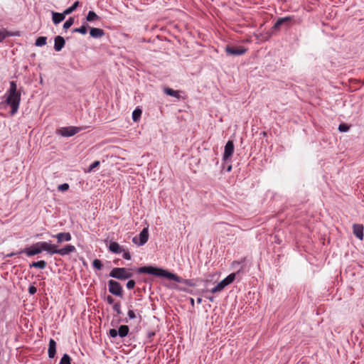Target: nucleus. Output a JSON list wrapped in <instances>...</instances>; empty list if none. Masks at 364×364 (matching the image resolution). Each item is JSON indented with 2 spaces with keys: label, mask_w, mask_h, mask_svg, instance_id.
Wrapping results in <instances>:
<instances>
[{
  "label": "nucleus",
  "mask_w": 364,
  "mask_h": 364,
  "mask_svg": "<svg viewBox=\"0 0 364 364\" xmlns=\"http://www.w3.org/2000/svg\"><path fill=\"white\" fill-rule=\"evenodd\" d=\"M21 92L17 90L16 82H10L9 89L6 93L5 103L11 108V114L14 115L18 109L21 102Z\"/></svg>",
  "instance_id": "nucleus-1"
},
{
  "label": "nucleus",
  "mask_w": 364,
  "mask_h": 364,
  "mask_svg": "<svg viewBox=\"0 0 364 364\" xmlns=\"http://www.w3.org/2000/svg\"><path fill=\"white\" fill-rule=\"evenodd\" d=\"M137 272L139 274H149L155 276L166 277L167 279L173 280L177 282H181V278L178 275L153 266H144L142 267H139L137 269Z\"/></svg>",
  "instance_id": "nucleus-2"
},
{
  "label": "nucleus",
  "mask_w": 364,
  "mask_h": 364,
  "mask_svg": "<svg viewBox=\"0 0 364 364\" xmlns=\"http://www.w3.org/2000/svg\"><path fill=\"white\" fill-rule=\"evenodd\" d=\"M43 250L47 251L50 254V244L47 242H38L29 247L21 250L19 253H25L28 257H32L41 253Z\"/></svg>",
  "instance_id": "nucleus-3"
},
{
  "label": "nucleus",
  "mask_w": 364,
  "mask_h": 364,
  "mask_svg": "<svg viewBox=\"0 0 364 364\" xmlns=\"http://www.w3.org/2000/svg\"><path fill=\"white\" fill-rule=\"evenodd\" d=\"M109 276L121 280H124L132 277L130 269L124 267H115L112 269Z\"/></svg>",
  "instance_id": "nucleus-4"
},
{
  "label": "nucleus",
  "mask_w": 364,
  "mask_h": 364,
  "mask_svg": "<svg viewBox=\"0 0 364 364\" xmlns=\"http://www.w3.org/2000/svg\"><path fill=\"white\" fill-rule=\"evenodd\" d=\"M75 251L76 248L72 245H67L61 249H58L55 245L50 244V255L58 254L60 255L64 256Z\"/></svg>",
  "instance_id": "nucleus-5"
},
{
  "label": "nucleus",
  "mask_w": 364,
  "mask_h": 364,
  "mask_svg": "<svg viewBox=\"0 0 364 364\" xmlns=\"http://www.w3.org/2000/svg\"><path fill=\"white\" fill-rule=\"evenodd\" d=\"M108 287L112 294L121 298L123 296L122 287L118 282L111 279L108 282Z\"/></svg>",
  "instance_id": "nucleus-6"
},
{
  "label": "nucleus",
  "mask_w": 364,
  "mask_h": 364,
  "mask_svg": "<svg viewBox=\"0 0 364 364\" xmlns=\"http://www.w3.org/2000/svg\"><path fill=\"white\" fill-rule=\"evenodd\" d=\"M80 130H82L81 127H62L58 129L57 133L60 134L63 136L68 137L72 136L78 133Z\"/></svg>",
  "instance_id": "nucleus-7"
},
{
  "label": "nucleus",
  "mask_w": 364,
  "mask_h": 364,
  "mask_svg": "<svg viewBox=\"0 0 364 364\" xmlns=\"http://www.w3.org/2000/svg\"><path fill=\"white\" fill-rule=\"evenodd\" d=\"M149 239V230L148 228H144L139 235V237H134L132 241L138 246L144 245Z\"/></svg>",
  "instance_id": "nucleus-8"
},
{
  "label": "nucleus",
  "mask_w": 364,
  "mask_h": 364,
  "mask_svg": "<svg viewBox=\"0 0 364 364\" xmlns=\"http://www.w3.org/2000/svg\"><path fill=\"white\" fill-rule=\"evenodd\" d=\"M247 48L243 46H227L225 51L230 55H241L247 52Z\"/></svg>",
  "instance_id": "nucleus-9"
},
{
  "label": "nucleus",
  "mask_w": 364,
  "mask_h": 364,
  "mask_svg": "<svg viewBox=\"0 0 364 364\" xmlns=\"http://www.w3.org/2000/svg\"><path fill=\"white\" fill-rule=\"evenodd\" d=\"M234 152V144L232 141H228L225 146V150H224V154H223V159L225 161L230 159Z\"/></svg>",
  "instance_id": "nucleus-10"
},
{
  "label": "nucleus",
  "mask_w": 364,
  "mask_h": 364,
  "mask_svg": "<svg viewBox=\"0 0 364 364\" xmlns=\"http://www.w3.org/2000/svg\"><path fill=\"white\" fill-rule=\"evenodd\" d=\"M53 237L57 239L58 243L69 242L72 239V236L70 232H60L55 235H53Z\"/></svg>",
  "instance_id": "nucleus-11"
},
{
  "label": "nucleus",
  "mask_w": 364,
  "mask_h": 364,
  "mask_svg": "<svg viewBox=\"0 0 364 364\" xmlns=\"http://www.w3.org/2000/svg\"><path fill=\"white\" fill-rule=\"evenodd\" d=\"M363 225L361 224H354L353 225V234L360 240H363Z\"/></svg>",
  "instance_id": "nucleus-12"
},
{
  "label": "nucleus",
  "mask_w": 364,
  "mask_h": 364,
  "mask_svg": "<svg viewBox=\"0 0 364 364\" xmlns=\"http://www.w3.org/2000/svg\"><path fill=\"white\" fill-rule=\"evenodd\" d=\"M294 19L293 16H286L284 18H279L277 22L274 23V26L272 27L274 30H279L280 26L284 23H288L289 22H291Z\"/></svg>",
  "instance_id": "nucleus-13"
},
{
  "label": "nucleus",
  "mask_w": 364,
  "mask_h": 364,
  "mask_svg": "<svg viewBox=\"0 0 364 364\" xmlns=\"http://www.w3.org/2000/svg\"><path fill=\"white\" fill-rule=\"evenodd\" d=\"M65 44V39L60 36H58L54 39V49L55 51H60L64 47Z\"/></svg>",
  "instance_id": "nucleus-14"
},
{
  "label": "nucleus",
  "mask_w": 364,
  "mask_h": 364,
  "mask_svg": "<svg viewBox=\"0 0 364 364\" xmlns=\"http://www.w3.org/2000/svg\"><path fill=\"white\" fill-rule=\"evenodd\" d=\"M48 356L50 358H53L56 353V342L53 339L50 338L49 341V346H48Z\"/></svg>",
  "instance_id": "nucleus-15"
},
{
  "label": "nucleus",
  "mask_w": 364,
  "mask_h": 364,
  "mask_svg": "<svg viewBox=\"0 0 364 364\" xmlns=\"http://www.w3.org/2000/svg\"><path fill=\"white\" fill-rule=\"evenodd\" d=\"M90 35L95 38H100L105 35V31L98 28H91L90 30Z\"/></svg>",
  "instance_id": "nucleus-16"
},
{
  "label": "nucleus",
  "mask_w": 364,
  "mask_h": 364,
  "mask_svg": "<svg viewBox=\"0 0 364 364\" xmlns=\"http://www.w3.org/2000/svg\"><path fill=\"white\" fill-rule=\"evenodd\" d=\"M109 250L113 253H121L124 251L122 247H121L117 242H111L109 245Z\"/></svg>",
  "instance_id": "nucleus-17"
},
{
  "label": "nucleus",
  "mask_w": 364,
  "mask_h": 364,
  "mask_svg": "<svg viewBox=\"0 0 364 364\" xmlns=\"http://www.w3.org/2000/svg\"><path fill=\"white\" fill-rule=\"evenodd\" d=\"M52 19L55 24H58L61 21H63L65 18V14L63 13H57V12H53L52 13Z\"/></svg>",
  "instance_id": "nucleus-18"
},
{
  "label": "nucleus",
  "mask_w": 364,
  "mask_h": 364,
  "mask_svg": "<svg viewBox=\"0 0 364 364\" xmlns=\"http://www.w3.org/2000/svg\"><path fill=\"white\" fill-rule=\"evenodd\" d=\"M227 285L225 284V282L222 280L221 282H220L215 287H213V289H210V292L212 294H215L217 292H220L221 291L223 290V289L226 287Z\"/></svg>",
  "instance_id": "nucleus-19"
},
{
  "label": "nucleus",
  "mask_w": 364,
  "mask_h": 364,
  "mask_svg": "<svg viewBox=\"0 0 364 364\" xmlns=\"http://www.w3.org/2000/svg\"><path fill=\"white\" fill-rule=\"evenodd\" d=\"M164 93H166L167 95L172 96L176 98H179V91L174 90L169 87H165L164 90Z\"/></svg>",
  "instance_id": "nucleus-20"
},
{
  "label": "nucleus",
  "mask_w": 364,
  "mask_h": 364,
  "mask_svg": "<svg viewBox=\"0 0 364 364\" xmlns=\"http://www.w3.org/2000/svg\"><path fill=\"white\" fill-rule=\"evenodd\" d=\"M129 331V328L127 326L122 325L119 328L118 335L122 338L125 337L128 334Z\"/></svg>",
  "instance_id": "nucleus-21"
},
{
  "label": "nucleus",
  "mask_w": 364,
  "mask_h": 364,
  "mask_svg": "<svg viewBox=\"0 0 364 364\" xmlns=\"http://www.w3.org/2000/svg\"><path fill=\"white\" fill-rule=\"evenodd\" d=\"M100 18L96 14V13L92 11H90L86 17V20L89 22L98 21Z\"/></svg>",
  "instance_id": "nucleus-22"
},
{
  "label": "nucleus",
  "mask_w": 364,
  "mask_h": 364,
  "mask_svg": "<svg viewBox=\"0 0 364 364\" xmlns=\"http://www.w3.org/2000/svg\"><path fill=\"white\" fill-rule=\"evenodd\" d=\"M47 264L44 260H40L38 262H34L32 264H30V267H36V268H40V269H45Z\"/></svg>",
  "instance_id": "nucleus-23"
},
{
  "label": "nucleus",
  "mask_w": 364,
  "mask_h": 364,
  "mask_svg": "<svg viewBox=\"0 0 364 364\" xmlns=\"http://www.w3.org/2000/svg\"><path fill=\"white\" fill-rule=\"evenodd\" d=\"M141 110L139 108L135 109L132 112V119L134 122H137L139 120L141 116Z\"/></svg>",
  "instance_id": "nucleus-24"
},
{
  "label": "nucleus",
  "mask_w": 364,
  "mask_h": 364,
  "mask_svg": "<svg viewBox=\"0 0 364 364\" xmlns=\"http://www.w3.org/2000/svg\"><path fill=\"white\" fill-rule=\"evenodd\" d=\"M235 279V274L232 273L229 274L227 277H225L223 281L225 282V284L228 286L230 284L232 283Z\"/></svg>",
  "instance_id": "nucleus-25"
},
{
  "label": "nucleus",
  "mask_w": 364,
  "mask_h": 364,
  "mask_svg": "<svg viewBox=\"0 0 364 364\" xmlns=\"http://www.w3.org/2000/svg\"><path fill=\"white\" fill-rule=\"evenodd\" d=\"M47 38L45 36H41L38 38L36 41L35 45L36 46H43L46 44Z\"/></svg>",
  "instance_id": "nucleus-26"
},
{
  "label": "nucleus",
  "mask_w": 364,
  "mask_h": 364,
  "mask_svg": "<svg viewBox=\"0 0 364 364\" xmlns=\"http://www.w3.org/2000/svg\"><path fill=\"white\" fill-rule=\"evenodd\" d=\"M79 5V1H75L73 6H71L70 7L68 8L67 9H65L64 11V14L65 15H68L70 14H71L72 12H73L76 9L77 7Z\"/></svg>",
  "instance_id": "nucleus-27"
},
{
  "label": "nucleus",
  "mask_w": 364,
  "mask_h": 364,
  "mask_svg": "<svg viewBox=\"0 0 364 364\" xmlns=\"http://www.w3.org/2000/svg\"><path fill=\"white\" fill-rule=\"evenodd\" d=\"M87 31V24H84L81 27L75 28L73 30V32H75V33H80L83 34V35L86 34Z\"/></svg>",
  "instance_id": "nucleus-28"
},
{
  "label": "nucleus",
  "mask_w": 364,
  "mask_h": 364,
  "mask_svg": "<svg viewBox=\"0 0 364 364\" xmlns=\"http://www.w3.org/2000/svg\"><path fill=\"white\" fill-rule=\"evenodd\" d=\"M60 364H71V358L68 354H64L62 357Z\"/></svg>",
  "instance_id": "nucleus-29"
},
{
  "label": "nucleus",
  "mask_w": 364,
  "mask_h": 364,
  "mask_svg": "<svg viewBox=\"0 0 364 364\" xmlns=\"http://www.w3.org/2000/svg\"><path fill=\"white\" fill-rule=\"evenodd\" d=\"M74 23V18L73 17L69 18L63 24V28L65 30L68 29Z\"/></svg>",
  "instance_id": "nucleus-30"
},
{
  "label": "nucleus",
  "mask_w": 364,
  "mask_h": 364,
  "mask_svg": "<svg viewBox=\"0 0 364 364\" xmlns=\"http://www.w3.org/2000/svg\"><path fill=\"white\" fill-rule=\"evenodd\" d=\"M92 266L95 269H97L98 270H100L103 267L102 262L98 259H95L93 260Z\"/></svg>",
  "instance_id": "nucleus-31"
},
{
  "label": "nucleus",
  "mask_w": 364,
  "mask_h": 364,
  "mask_svg": "<svg viewBox=\"0 0 364 364\" xmlns=\"http://www.w3.org/2000/svg\"><path fill=\"white\" fill-rule=\"evenodd\" d=\"M112 308H113V310L114 311H116V313L118 315L122 314L121 304L119 302H117V303L114 304Z\"/></svg>",
  "instance_id": "nucleus-32"
},
{
  "label": "nucleus",
  "mask_w": 364,
  "mask_h": 364,
  "mask_svg": "<svg viewBox=\"0 0 364 364\" xmlns=\"http://www.w3.org/2000/svg\"><path fill=\"white\" fill-rule=\"evenodd\" d=\"M68 188H69V185L68 183H63V184L58 186V191H63V192L68 190Z\"/></svg>",
  "instance_id": "nucleus-33"
},
{
  "label": "nucleus",
  "mask_w": 364,
  "mask_h": 364,
  "mask_svg": "<svg viewBox=\"0 0 364 364\" xmlns=\"http://www.w3.org/2000/svg\"><path fill=\"white\" fill-rule=\"evenodd\" d=\"M135 284L136 283H135L134 280L131 279V280L127 282V288L129 289H132L134 288Z\"/></svg>",
  "instance_id": "nucleus-34"
},
{
  "label": "nucleus",
  "mask_w": 364,
  "mask_h": 364,
  "mask_svg": "<svg viewBox=\"0 0 364 364\" xmlns=\"http://www.w3.org/2000/svg\"><path fill=\"white\" fill-rule=\"evenodd\" d=\"M99 165H100V161H94V162H93L90 166L89 171H92L94 168H95L96 167H97Z\"/></svg>",
  "instance_id": "nucleus-35"
},
{
  "label": "nucleus",
  "mask_w": 364,
  "mask_h": 364,
  "mask_svg": "<svg viewBox=\"0 0 364 364\" xmlns=\"http://www.w3.org/2000/svg\"><path fill=\"white\" fill-rule=\"evenodd\" d=\"M109 333L111 337L114 338L118 335V331L114 328H112L109 330Z\"/></svg>",
  "instance_id": "nucleus-36"
},
{
  "label": "nucleus",
  "mask_w": 364,
  "mask_h": 364,
  "mask_svg": "<svg viewBox=\"0 0 364 364\" xmlns=\"http://www.w3.org/2000/svg\"><path fill=\"white\" fill-rule=\"evenodd\" d=\"M338 129L341 132H347L348 130V127L346 124H342L339 125Z\"/></svg>",
  "instance_id": "nucleus-37"
},
{
  "label": "nucleus",
  "mask_w": 364,
  "mask_h": 364,
  "mask_svg": "<svg viewBox=\"0 0 364 364\" xmlns=\"http://www.w3.org/2000/svg\"><path fill=\"white\" fill-rule=\"evenodd\" d=\"M6 32L3 30L0 29V42L2 41L6 37Z\"/></svg>",
  "instance_id": "nucleus-38"
},
{
  "label": "nucleus",
  "mask_w": 364,
  "mask_h": 364,
  "mask_svg": "<svg viewBox=\"0 0 364 364\" xmlns=\"http://www.w3.org/2000/svg\"><path fill=\"white\" fill-rule=\"evenodd\" d=\"M123 253V258L127 260H129L131 259V255L129 252L127 251H122Z\"/></svg>",
  "instance_id": "nucleus-39"
},
{
  "label": "nucleus",
  "mask_w": 364,
  "mask_h": 364,
  "mask_svg": "<svg viewBox=\"0 0 364 364\" xmlns=\"http://www.w3.org/2000/svg\"><path fill=\"white\" fill-rule=\"evenodd\" d=\"M36 291H37V289L34 286H31L28 288V292L30 294H34L36 293Z\"/></svg>",
  "instance_id": "nucleus-40"
},
{
  "label": "nucleus",
  "mask_w": 364,
  "mask_h": 364,
  "mask_svg": "<svg viewBox=\"0 0 364 364\" xmlns=\"http://www.w3.org/2000/svg\"><path fill=\"white\" fill-rule=\"evenodd\" d=\"M127 314H128V316L129 317V318H131V319L136 318L135 313L132 310H129Z\"/></svg>",
  "instance_id": "nucleus-41"
},
{
  "label": "nucleus",
  "mask_w": 364,
  "mask_h": 364,
  "mask_svg": "<svg viewBox=\"0 0 364 364\" xmlns=\"http://www.w3.org/2000/svg\"><path fill=\"white\" fill-rule=\"evenodd\" d=\"M107 301L109 304H112L114 303V299L111 296H108L107 297Z\"/></svg>",
  "instance_id": "nucleus-42"
},
{
  "label": "nucleus",
  "mask_w": 364,
  "mask_h": 364,
  "mask_svg": "<svg viewBox=\"0 0 364 364\" xmlns=\"http://www.w3.org/2000/svg\"><path fill=\"white\" fill-rule=\"evenodd\" d=\"M16 255V253H14V252H12V253H11V254H9L7 256H8V257H12V256Z\"/></svg>",
  "instance_id": "nucleus-43"
},
{
  "label": "nucleus",
  "mask_w": 364,
  "mask_h": 364,
  "mask_svg": "<svg viewBox=\"0 0 364 364\" xmlns=\"http://www.w3.org/2000/svg\"><path fill=\"white\" fill-rule=\"evenodd\" d=\"M197 302H198V304H200V303L202 302V299H201V298H198V299H197Z\"/></svg>",
  "instance_id": "nucleus-44"
},
{
  "label": "nucleus",
  "mask_w": 364,
  "mask_h": 364,
  "mask_svg": "<svg viewBox=\"0 0 364 364\" xmlns=\"http://www.w3.org/2000/svg\"><path fill=\"white\" fill-rule=\"evenodd\" d=\"M210 301H213V297H207Z\"/></svg>",
  "instance_id": "nucleus-45"
},
{
  "label": "nucleus",
  "mask_w": 364,
  "mask_h": 364,
  "mask_svg": "<svg viewBox=\"0 0 364 364\" xmlns=\"http://www.w3.org/2000/svg\"><path fill=\"white\" fill-rule=\"evenodd\" d=\"M231 170V166H229L228 168V171H230Z\"/></svg>",
  "instance_id": "nucleus-46"
},
{
  "label": "nucleus",
  "mask_w": 364,
  "mask_h": 364,
  "mask_svg": "<svg viewBox=\"0 0 364 364\" xmlns=\"http://www.w3.org/2000/svg\"><path fill=\"white\" fill-rule=\"evenodd\" d=\"M191 304H192V305H193V304H194V301L193 299H191Z\"/></svg>",
  "instance_id": "nucleus-47"
}]
</instances>
